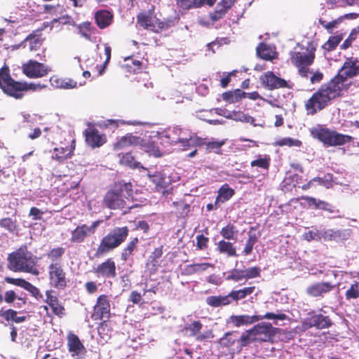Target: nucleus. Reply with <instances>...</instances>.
Segmentation results:
<instances>
[{"instance_id":"nucleus-44","label":"nucleus","mask_w":359,"mask_h":359,"mask_svg":"<svg viewBox=\"0 0 359 359\" xmlns=\"http://www.w3.org/2000/svg\"><path fill=\"white\" fill-rule=\"evenodd\" d=\"M326 3L330 9L358 5V0H326Z\"/></svg>"},{"instance_id":"nucleus-3","label":"nucleus","mask_w":359,"mask_h":359,"mask_svg":"<svg viewBox=\"0 0 359 359\" xmlns=\"http://www.w3.org/2000/svg\"><path fill=\"white\" fill-rule=\"evenodd\" d=\"M133 187L130 182H127L124 180L115 182L103 196L102 205L113 210H123L128 208V210H124L123 214L128 213L131 209L137 206V205H128V202L133 198Z\"/></svg>"},{"instance_id":"nucleus-47","label":"nucleus","mask_w":359,"mask_h":359,"mask_svg":"<svg viewBox=\"0 0 359 359\" xmlns=\"http://www.w3.org/2000/svg\"><path fill=\"white\" fill-rule=\"evenodd\" d=\"M271 158L268 155L262 156H258V158L250 162L251 167H258L261 169L268 170L270 167Z\"/></svg>"},{"instance_id":"nucleus-22","label":"nucleus","mask_w":359,"mask_h":359,"mask_svg":"<svg viewBox=\"0 0 359 359\" xmlns=\"http://www.w3.org/2000/svg\"><path fill=\"white\" fill-rule=\"evenodd\" d=\"M334 285L329 282H321L311 285L306 289V293L311 297H318L332 291Z\"/></svg>"},{"instance_id":"nucleus-4","label":"nucleus","mask_w":359,"mask_h":359,"mask_svg":"<svg viewBox=\"0 0 359 359\" xmlns=\"http://www.w3.org/2000/svg\"><path fill=\"white\" fill-rule=\"evenodd\" d=\"M128 235L129 229L127 226L114 227L101 239L94 255L95 257H103L118 248L126 241Z\"/></svg>"},{"instance_id":"nucleus-16","label":"nucleus","mask_w":359,"mask_h":359,"mask_svg":"<svg viewBox=\"0 0 359 359\" xmlns=\"http://www.w3.org/2000/svg\"><path fill=\"white\" fill-rule=\"evenodd\" d=\"M54 293L55 292L53 290H47L45 292L46 299L43 301L46 305L43 306V309L48 311V308H50L53 314L59 318H62L66 314V309L60 302L58 297Z\"/></svg>"},{"instance_id":"nucleus-35","label":"nucleus","mask_w":359,"mask_h":359,"mask_svg":"<svg viewBox=\"0 0 359 359\" xmlns=\"http://www.w3.org/2000/svg\"><path fill=\"white\" fill-rule=\"evenodd\" d=\"M247 93L238 88L234 90H229L222 93V99L229 103H236L245 98Z\"/></svg>"},{"instance_id":"nucleus-27","label":"nucleus","mask_w":359,"mask_h":359,"mask_svg":"<svg viewBox=\"0 0 359 359\" xmlns=\"http://www.w3.org/2000/svg\"><path fill=\"white\" fill-rule=\"evenodd\" d=\"M72 25L76 27L81 37L90 41H92L91 35L97 32L96 27L89 21H85L79 25H76L75 22L73 21Z\"/></svg>"},{"instance_id":"nucleus-38","label":"nucleus","mask_w":359,"mask_h":359,"mask_svg":"<svg viewBox=\"0 0 359 359\" xmlns=\"http://www.w3.org/2000/svg\"><path fill=\"white\" fill-rule=\"evenodd\" d=\"M255 337L264 334L266 337H271L273 334L274 327L270 323L262 322L252 327Z\"/></svg>"},{"instance_id":"nucleus-25","label":"nucleus","mask_w":359,"mask_h":359,"mask_svg":"<svg viewBox=\"0 0 359 359\" xmlns=\"http://www.w3.org/2000/svg\"><path fill=\"white\" fill-rule=\"evenodd\" d=\"M18 312L12 309H0V318L6 321L8 325H13V323H20L25 322L27 319L26 316H18Z\"/></svg>"},{"instance_id":"nucleus-40","label":"nucleus","mask_w":359,"mask_h":359,"mask_svg":"<svg viewBox=\"0 0 359 359\" xmlns=\"http://www.w3.org/2000/svg\"><path fill=\"white\" fill-rule=\"evenodd\" d=\"M149 177L152 183L155 184V188L157 191H162L163 192L165 189L168 187V183L166 181L165 174L156 172L152 175H149Z\"/></svg>"},{"instance_id":"nucleus-53","label":"nucleus","mask_w":359,"mask_h":359,"mask_svg":"<svg viewBox=\"0 0 359 359\" xmlns=\"http://www.w3.org/2000/svg\"><path fill=\"white\" fill-rule=\"evenodd\" d=\"M170 142L172 144H181L183 150H187L190 148L194 147V142L193 141V137L190 136L189 137H178L176 140H171Z\"/></svg>"},{"instance_id":"nucleus-32","label":"nucleus","mask_w":359,"mask_h":359,"mask_svg":"<svg viewBox=\"0 0 359 359\" xmlns=\"http://www.w3.org/2000/svg\"><path fill=\"white\" fill-rule=\"evenodd\" d=\"M206 304L214 308L228 306L231 304L232 300L230 292L224 296H209L205 299Z\"/></svg>"},{"instance_id":"nucleus-63","label":"nucleus","mask_w":359,"mask_h":359,"mask_svg":"<svg viewBox=\"0 0 359 359\" xmlns=\"http://www.w3.org/2000/svg\"><path fill=\"white\" fill-rule=\"evenodd\" d=\"M5 281L8 283L19 286L25 290L29 283L23 278H13L11 277H6Z\"/></svg>"},{"instance_id":"nucleus-7","label":"nucleus","mask_w":359,"mask_h":359,"mask_svg":"<svg viewBox=\"0 0 359 359\" xmlns=\"http://www.w3.org/2000/svg\"><path fill=\"white\" fill-rule=\"evenodd\" d=\"M47 278L49 285L56 290H65L69 283L65 265L61 262L50 263L47 266Z\"/></svg>"},{"instance_id":"nucleus-46","label":"nucleus","mask_w":359,"mask_h":359,"mask_svg":"<svg viewBox=\"0 0 359 359\" xmlns=\"http://www.w3.org/2000/svg\"><path fill=\"white\" fill-rule=\"evenodd\" d=\"M120 163L133 169L140 168V163L137 161L130 152H127L121 156Z\"/></svg>"},{"instance_id":"nucleus-29","label":"nucleus","mask_w":359,"mask_h":359,"mask_svg":"<svg viewBox=\"0 0 359 359\" xmlns=\"http://www.w3.org/2000/svg\"><path fill=\"white\" fill-rule=\"evenodd\" d=\"M218 194L215 201V208H219V203H223L229 201L235 194L233 189L231 188L228 184H224L218 190Z\"/></svg>"},{"instance_id":"nucleus-55","label":"nucleus","mask_w":359,"mask_h":359,"mask_svg":"<svg viewBox=\"0 0 359 359\" xmlns=\"http://www.w3.org/2000/svg\"><path fill=\"white\" fill-rule=\"evenodd\" d=\"M346 300L359 298V283L355 281L345 292Z\"/></svg>"},{"instance_id":"nucleus-48","label":"nucleus","mask_w":359,"mask_h":359,"mask_svg":"<svg viewBox=\"0 0 359 359\" xmlns=\"http://www.w3.org/2000/svg\"><path fill=\"white\" fill-rule=\"evenodd\" d=\"M175 1L177 6L183 10H190L201 7L199 0H175Z\"/></svg>"},{"instance_id":"nucleus-50","label":"nucleus","mask_w":359,"mask_h":359,"mask_svg":"<svg viewBox=\"0 0 359 359\" xmlns=\"http://www.w3.org/2000/svg\"><path fill=\"white\" fill-rule=\"evenodd\" d=\"M302 142L297 139H293L291 137H283L281 139H279L276 140L274 143L275 146L278 147H283V146H287V147H300L302 146Z\"/></svg>"},{"instance_id":"nucleus-8","label":"nucleus","mask_w":359,"mask_h":359,"mask_svg":"<svg viewBox=\"0 0 359 359\" xmlns=\"http://www.w3.org/2000/svg\"><path fill=\"white\" fill-rule=\"evenodd\" d=\"M23 82L15 81L11 77L7 65L0 69V88L5 94L15 99H21L23 97Z\"/></svg>"},{"instance_id":"nucleus-23","label":"nucleus","mask_w":359,"mask_h":359,"mask_svg":"<svg viewBox=\"0 0 359 359\" xmlns=\"http://www.w3.org/2000/svg\"><path fill=\"white\" fill-rule=\"evenodd\" d=\"M95 22L97 26L104 29L111 25L113 22L114 15L107 10H99L94 15Z\"/></svg>"},{"instance_id":"nucleus-45","label":"nucleus","mask_w":359,"mask_h":359,"mask_svg":"<svg viewBox=\"0 0 359 359\" xmlns=\"http://www.w3.org/2000/svg\"><path fill=\"white\" fill-rule=\"evenodd\" d=\"M237 331L228 332L224 334V336L220 338L218 341L219 345L222 347H231L232 346L236 341L238 339L237 337L235 336Z\"/></svg>"},{"instance_id":"nucleus-21","label":"nucleus","mask_w":359,"mask_h":359,"mask_svg":"<svg viewBox=\"0 0 359 359\" xmlns=\"http://www.w3.org/2000/svg\"><path fill=\"white\" fill-rule=\"evenodd\" d=\"M68 351L72 353V356H79L85 355L86 350L83 344L80 341L79 337L72 334L67 339Z\"/></svg>"},{"instance_id":"nucleus-14","label":"nucleus","mask_w":359,"mask_h":359,"mask_svg":"<svg viewBox=\"0 0 359 359\" xmlns=\"http://www.w3.org/2000/svg\"><path fill=\"white\" fill-rule=\"evenodd\" d=\"M22 72L28 78L36 79L46 76L50 71L43 63L29 60L22 65Z\"/></svg>"},{"instance_id":"nucleus-33","label":"nucleus","mask_w":359,"mask_h":359,"mask_svg":"<svg viewBox=\"0 0 359 359\" xmlns=\"http://www.w3.org/2000/svg\"><path fill=\"white\" fill-rule=\"evenodd\" d=\"M138 243L139 239L137 237L133 238L129 242H128L121 250V260L123 262H127L128 259L134 255L135 251L137 250Z\"/></svg>"},{"instance_id":"nucleus-56","label":"nucleus","mask_w":359,"mask_h":359,"mask_svg":"<svg viewBox=\"0 0 359 359\" xmlns=\"http://www.w3.org/2000/svg\"><path fill=\"white\" fill-rule=\"evenodd\" d=\"M225 140H219V141H209L207 142V147H205L206 151L208 152H215L216 154H220L221 148L225 144Z\"/></svg>"},{"instance_id":"nucleus-17","label":"nucleus","mask_w":359,"mask_h":359,"mask_svg":"<svg viewBox=\"0 0 359 359\" xmlns=\"http://www.w3.org/2000/svg\"><path fill=\"white\" fill-rule=\"evenodd\" d=\"M110 311L111 306L108 296L101 294L97 298L91 318L94 320H101L104 318H109L110 317Z\"/></svg>"},{"instance_id":"nucleus-57","label":"nucleus","mask_w":359,"mask_h":359,"mask_svg":"<svg viewBox=\"0 0 359 359\" xmlns=\"http://www.w3.org/2000/svg\"><path fill=\"white\" fill-rule=\"evenodd\" d=\"M261 269L258 266H252L243 269L245 280L258 278L261 276Z\"/></svg>"},{"instance_id":"nucleus-61","label":"nucleus","mask_w":359,"mask_h":359,"mask_svg":"<svg viewBox=\"0 0 359 359\" xmlns=\"http://www.w3.org/2000/svg\"><path fill=\"white\" fill-rule=\"evenodd\" d=\"M142 62L137 60H133L126 65L127 71L130 73L138 74L142 72Z\"/></svg>"},{"instance_id":"nucleus-49","label":"nucleus","mask_w":359,"mask_h":359,"mask_svg":"<svg viewBox=\"0 0 359 359\" xmlns=\"http://www.w3.org/2000/svg\"><path fill=\"white\" fill-rule=\"evenodd\" d=\"M256 340L257 338L255 335H254V332L251 328L243 332L238 341H239L241 346L243 347L248 346L250 342Z\"/></svg>"},{"instance_id":"nucleus-26","label":"nucleus","mask_w":359,"mask_h":359,"mask_svg":"<svg viewBox=\"0 0 359 359\" xmlns=\"http://www.w3.org/2000/svg\"><path fill=\"white\" fill-rule=\"evenodd\" d=\"M256 51L258 57L264 60L272 61L278 57L277 52L271 46L263 42L258 44Z\"/></svg>"},{"instance_id":"nucleus-59","label":"nucleus","mask_w":359,"mask_h":359,"mask_svg":"<svg viewBox=\"0 0 359 359\" xmlns=\"http://www.w3.org/2000/svg\"><path fill=\"white\" fill-rule=\"evenodd\" d=\"M0 226L9 232H14L17 228L16 221L13 220L10 217L3 218L0 219Z\"/></svg>"},{"instance_id":"nucleus-39","label":"nucleus","mask_w":359,"mask_h":359,"mask_svg":"<svg viewBox=\"0 0 359 359\" xmlns=\"http://www.w3.org/2000/svg\"><path fill=\"white\" fill-rule=\"evenodd\" d=\"M227 118L236 121L250 123V124L255 126H257V124L255 123L256 119L254 117L245 114V113L241 111H232L231 112H228Z\"/></svg>"},{"instance_id":"nucleus-43","label":"nucleus","mask_w":359,"mask_h":359,"mask_svg":"<svg viewBox=\"0 0 359 359\" xmlns=\"http://www.w3.org/2000/svg\"><path fill=\"white\" fill-rule=\"evenodd\" d=\"M219 233L224 239L228 241L235 240L238 234V230L236 226L233 224L228 223L225 226L221 229Z\"/></svg>"},{"instance_id":"nucleus-6","label":"nucleus","mask_w":359,"mask_h":359,"mask_svg":"<svg viewBox=\"0 0 359 359\" xmlns=\"http://www.w3.org/2000/svg\"><path fill=\"white\" fill-rule=\"evenodd\" d=\"M311 134L313 138L317 139L326 147L343 146L352 142L354 140L351 135L323 126L313 128L311 130Z\"/></svg>"},{"instance_id":"nucleus-12","label":"nucleus","mask_w":359,"mask_h":359,"mask_svg":"<svg viewBox=\"0 0 359 359\" xmlns=\"http://www.w3.org/2000/svg\"><path fill=\"white\" fill-rule=\"evenodd\" d=\"M359 76V62L355 58H347L338 73L332 79H337L343 85L342 91L345 93L349 88L351 83H347L348 78Z\"/></svg>"},{"instance_id":"nucleus-20","label":"nucleus","mask_w":359,"mask_h":359,"mask_svg":"<svg viewBox=\"0 0 359 359\" xmlns=\"http://www.w3.org/2000/svg\"><path fill=\"white\" fill-rule=\"evenodd\" d=\"M83 135L86 144L93 149L100 147L107 142L106 135L93 127L86 129Z\"/></svg>"},{"instance_id":"nucleus-13","label":"nucleus","mask_w":359,"mask_h":359,"mask_svg":"<svg viewBox=\"0 0 359 359\" xmlns=\"http://www.w3.org/2000/svg\"><path fill=\"white\" fill-rule=\"evenodd\" d=\"M203 324L200 320H194L191 323L186 325L182 330L185 335L195 337L198 341H204L213 338L214 335L211 330H208L201 333Z\"/></svg>"},{"instance_id":"nucleus-30","label":"nucleus","mask_w":359,"mask_h":359,"mask_svg":"<svg viewBox=\"0 0 359 359\" xmlns=\"http://www.w3.org/2000/svg\"><path fill=\"white\" fill-rule=\"evenodd\" d=\"M158 19L153 17L150 13H140L137 16V22L140 27L144 29H149L151 30L156 29L155 22Z\"/></svg>"},{"instance_id":"nucleus-1","label":"nucleus","mask_w":359,"mask_h":359,"mask_svg":"<svg viewBox=\"0 0 359 359\" xmlns=\"http://www.w3.org/2000/svg\"><path fill=\"white\" fill-rule=\"evenodd\" d=\"M337 79H330L322 84L304 104L308 115L313 116L329 106L332 101L344 95V88Z\"/></svg>"},{"instance_id":"nucleus-34","label":"nucleus","mask_w":359,"mask_h":359,"mask_svg":"<svg viewBox=\"0 0 359 359\" xmlns=\"http://www.w3.org/2000/svg\"><path fill=\"white\" fill-rule=\"evenodd\" d=\"M217 250L220 254H224L229 257L238 256L233 244L225 240H221L217 243Z\"/></svg>"},{"instance_id":"nucleus-24","label":"nucleus","mask_w":359,"mask_h":359,"mask_svg":"<svg viewBox=\"0 0 359 359\" xmlns=\"http://www.w3.org/2000/svg\"><path fill=\"white\" fill-rule=\"evenodd\" d=\"M299 199L306 201L309 207L313 206L316 209L325 210L330 213L339 212V210L335 211L334 207L325 201L318 200L316 198L308 196H301L299 198H297V201Z\"/></svg>"},{"instance_id":"nucleus-62","label":"nucleus","mask_w":359,"mask_h":359,"mask_svg":"<svg viewBox=\"0 0 359 359\" xmlns=\"http://www.w3.org/2000/svg\"><path fill=\"white\" fill-rule=\"evenodd\" d=\"M359 34V27L354 28L351 30L348 38L343 42L341 48L346 49L351 46L352 43L356 39L358 34Z\"/></svg>"},{"instance_id":"nucleus-15","label":"nucleus","mask_w":359,"mask_h":359,"mask_svg":"<svg viewBox=\"0 0 359 359\" xmlns=\"http://www.w3.org/2000/svg\"><path fill=\"white\" fill-rule=\"evenodd\" d=\"M262 85L268 90H273L279 88H292V86L283 78L278 77L271 71L265 72L260 76Z\"/></svg>"},{"instance_id":"nucleus-37","label":"nucleus","mask_w":359,"mask_h":359,"mask_svg":"<svg viewBox=\"0 0 359 359\" xmlns=\"http://www.w3.org/2000/svg\"><path fill=\"white\" fill-rule=\"evenodd\" d=\"M212 266L213 265L212 264L208 262L188 264L184 268V274L186 276H191L199 272L205 271L208 268Z\"/></svg>"},{"instance_id":"nucleus-60","label":"nucleus","mask_w":359,"mask_h":359,"mask_svg":"<svg viewBox=\"0 0 359 359\" xmlns=\"http://www.w3.org/2000/svg\"><path fill=\"white\" fill-rule=\"evenodd\" d=\"M228 10L224 8L222 5L219 6V4L218 3L215 11L210 13V18L212 21H217L222 19L227 13Z\"/></svg>"},{"instance_id":"nucleus-36","label":"nucleus","mask_w":359,"mask_h":359,"mask_svg":"<svg viewBox=\"0 0 359 359\" xmlns=\"http://www.w3.org/2000/svg\"><path fill=\"white\" fill-rule=\"evenodd\" d=\"M325 241L339 242L345 239V234L343 230L327 229L321 232V239Z\"/></svg>"},{"instance_id":"nucleus-18","label":"nucleus","mask_w":359,"mask_h":359,"mask_svg":"<svg viewBox=\"0 0 359 359\" xmlns=\"http://www.w3.org/2000/svg\"><path fill=\"white\" fill-rule=\"evenodd\" d=\"M65 141H67L66 143L61 142L59 147L53 149L52 158L59 163H64L74 155L75 140L69 138V140H65Z\"/></svg>"},{"instance_id":"nucleus-10","label":"nucleus","mask_w":359,"mask_h":359,"mask_svg":"<svg viewBox=\"0 0 359 359\" xmlns=\"http://www.w3.org/2000/svg\"><path fill=\"white\" fill-rule=\"evenodd\" d=\"M263 319L285 320L287 319V316L283 313H273L271 312H267L264 316H249L245 314L232 315L227 320V323L231 325L232 327H239L241 326L253 324L254 323L258 322Z\"/></svg>"},{"instance_id":"nucleus-64","label":"nucleus","mask_w":359,"mask_h":359,"mask_svg":"<svg viewBox=\"0 0 359 359\" xmlns=\"http://www.w3.org/2000/svg\"><path fill=\"white\" fill-rule=\"evenodd\" d=\"M209 238L203 234L196 236V247L200 250H203L208 248Z\"/></svg>"},{"instance_id":"nucleus-54","label":"nucleus","mask_w":359,"mask_h":359,"mask_svg":"<svg viewBox=\"0 0 359 359\" xmlns=\"http://www.w3.org/2000/svg\"><path fill=\"white\" fill-rule=\"evenodd\" d=\"M226 279L233 282H239L245 280L243 269L236 268L231 269L229 275L226 277Z\"/></svg>"},{"instance_id":"nucleus-31","label":"nucleus","mask_w":359,"mask_h":359,"mask_svg":"<svg viewBox=\"0 0 359 359\" xmlns=\"http://www.w3.org/2000/svg\"><path fill=\"white\" fill-rule=\"evenodd\" d=\"M90 235L86 224L79 225L72 231L70 241L72 243H81Z\"/></svg>"},{"instance_id":"nucleus-19","label":"nucleus","mask_w":359,"mask_h":359,"mask_svg":"<svg viewBox=\"0 0 359 359\" xmlns=\"http://www.w3.org/2000/svg\"><path fill=\"white\" fill-rule=\"evenodd\" d=\"M93 272L98 276L104 278H115L116 277V263L112 258H108L99 264L94 269Z\"/></svg>"},{"instance_id":"nucleus-51","label":"nucleus","mask_w":359,"mask_h":359,"mask_svg":"<svg viewBox=\"0 0 359 359\" xmlns=\"http://www.w3.org/2000/svg\"><path fill=\"white\" fill-rule=\"evenodd\" d=\"M65 250L62 247H57L50 249L46 254L47 257L53 262H58L57 260L60 259L64 255Z\"/></svg>"},{"instance_id":"nucleus-2","label":"nucleus","mask_w":359,"mask_h":359,"mask_svg":"<svg viewBox=\"0 0 359 359\" xmlns=\"http://www.w3.org/2000/svg\"><path fill=\"white\" fill-rule=\"evenodd\" d=\"M170 137L168 135L156 133L147 138H142L132 134H127L121 137L114 145L115 149H121L128 146L139 147L144 151L154 157H161V146L165 147L171 145Z\"/></svg>"},{"instance_id":"nucleus-52","label":"nucleus","mask_w":359,"mask_h":359,"mask_svg":"<svg viewBox=\"0 0 359 359\" xmlns=\"http://www.w3.org/2000/svg\"><path fill=\"white\" fill-rule=\"evenodd\" d=\"M342 40V36H332L323 44V48L330 52L334 50Z\"/></svg>"},{"instance_id":"nucleus-41","label":"nucleus","mask_w":359,"mask_h":359,"mask_svg":"<svg viewBox=\"0 0 359 359\" xmlns=\"http://www.w3.org/2000/svg\"><path fill=\"white\" fill-rule=\"evenodd\" d=\"M255 290V286L245 287L237 290H231L230 292L231 300L232 302H238V300L245 299L247 296L252 294Z\"/></svg>"},{"instance_id":"nucleus-11","label":"nucleus","mask_w":359,"mask_h":359,"mask_svg":"<svg viewBox=\"0 0 359 359\" xmlns=\"http://www.w3.org/2000/svg\"><path fill=\"white\" fill-rule=\"evenodd\" d=\"M50 27L49 22H43L41 26L29 33L20 43L15 46V49L27 48L30 52L39 50L46 41L42 32Z\"/></svg>"},{"instance_id":"nucleus-9","label":"nucleus","mask_w":359,"mask_h":359,"mask_svg":"<svg viewBox=\"0 0 359 359\" xmlns=\"http://www.w3.org/2000/svg\"><path fill=\"white\" fill-rule=\"evenodd\" d=\"M316 48L312 47L308 53L294 51L290 53V60L292 64L297 67L298 74L304 78L308 79L311 73L310 66L315 60Z\"/></svg>"},{"instance_id":"nucleus-28","label":"nucleus","mask_w":359,"mask_h":359,"mask_svg":"<svg viewBox=\"0 0 359 359\" xmlns=\"http://www.w3.org/2000/svg\"><path fill=\"white\" fill-rule=\"evenodd\" d=\"M309 327H315L317 329H325L330 327L332 323L327 316L315 314L308 318Z\"/></svg>"},{"instance_id":"nucleus-58","label":"nucleus","mask_w":359,"mask_h":359,"mask_svg":"<svg viewBox=\"0 0 359 359\" xmlns=\"http://www.w3.org/2000/svg\"><path fill=\"white\" fill-rule=\"evenodd\" d=\"M344 17H339V18L334 20L330 22H327L323 20L322 18L318 20V22L320 25H322L329 33L332 32V29L336 28L338 25L342 21Z\"/></svg>"},{"instance_id":"nucleus-5","label":"nucleus","mask_w":359,"mask_h":359,"mask_svg":"<svg viewBox=\"0 0 359 359\" xmlns=\"http://www.w3.org/2000/svg\"><path fill=\"white\" fill-rule=\"evenodd\" d=\"M8 267L14 272L39 274L36 257L27 251L18 250L8 255Z\"/></svg>"},{"instance_id":"nucleus-42","label":"nucleus","mask_w":359,"mask_h":359,"mask_svg":"<svg viewBox=\"0 0 359 359\" xmlns=\"http://www.w3.org/2000/svg\"><path fill=\"white\" fill-rule=\"evenodd\" d=\"M172 206L175 208V213L178 217L184 218L188 216L190 211V205L186 203L184 200L174 201Z\"/></svg>"}]
</instances>
